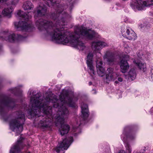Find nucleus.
<instances>
[{
    "instance_id": "e433bc0d",
    "label": "nucleus",
    "mask_w": 153,
    "mask_h": 153,
    "mask_svg": "<svg viewBox=\"0 0 153 153\" xmlns=\"http://www.w3.org/2000/svg\"><path fill=\"white\" fill-rule=\"evenodd\" d=\"M31 93L30 92V94L31 95Z\"/></svg>"
},
{
    "instance_id": "b1692460",
    "label": "nucleus",
    "mask_w": 153,
    "mask_h": 153,
    "mask_svg": "<svg viewBox=\"0 0 153 153\" xmlns=\"http://www.w3.org/2000/svg\"><path fill=\"white\" fill-rule=\"evenodd\" d=\"M130 30H133L131 29L129 27H127L126 33L127 34V35H128V34L131 33L129 32Z\"/></svg>"
},
{
    "instance_id": "c9c22d12",
    "label": "nucleus",
    "mask_w": 153,
    "mask_h": 153,
    "mask_svg": "<svg viewBox=\"0 0 153 153\" xmlns=\"http://www.w3.org/2000/svg\"><path fill=\"white\" fill-rule=\"evenodd\" d=\"M143 27V26H141V28H142V27Z\"/></svg>"
},
{
    "instance_id": "c756f323",
    "label": "nucleus",
    "mask_w": 153,
    "mask_h": 153,
    "mask_svg": "<svg viewBox=\"0 0 153 153\" xmlns=\"http://www.w3.org/2000/svg\"><path fill=\"white\" fill-rule=\"evenodd\" d=\"M7 0H0V3L2 2H3V1H6ZM1 16L0 15V18L1 17Z\"/></svg>"
},
{
    "instance_id": "4c0bfd02",
    "label": "nucleus",
    "mask_w": 153,
    "mask_h": 153,
    "mask_svg": "<svg viewBox=\"0 0 153 153\" xmlns=\"http://www.w3.org/2000/svg\"><path fill=\"white\" fill-rule=\"evenodd\" d=\"M63 153H64V152Z\"/></svg>"
},
{
    "instance_id": "412c9836",
    "label": "nucleus",
    "mask_w": 153,
    "mask_h": 153,
    "mask_svg": "<svg viewBox=\"0 0 153 153\" xmlns=\"http://www.w3.org/2000/svg\"><path fill=\"white\" fill-rule=\"evenodd\" d=\"M13 11L11 7L6 8L2 11V14L4 16H8L10 15Z\"/></svg>"
},
{
    "instance_id": "f704fd0d",
    "label": "nucleus",
    "mask_w": 153,
    "mask_h": 153,
    "mask_svg": "<svg viewBox=\"0 0 153 153\" xmlns=\"http://www.w3.org/2000/svg\"><path fill=\"white\" fill-rule=\"evenodd\" d=\"M145 28H146V26L145 27H144V29H145Z\"/></svg>"
},
{
    "instance_id": "4be33fe9",
    "label": "nucleus",
    "mask_w": 153,
    "mask_h": 153,
    "mask_svg": "<svg viewBox=\"0 0 153 153\" xmlns=\"http://www.w3.org/2000/svg\"><path fill=\"white\" fill-rule=\"evenodd\" d=\"M2 103L4 105L9 107L10 106L12 105L13 104L12 101L9 98L4 100L2 101Z\"/></svg>"
},
{
    "instance_id": "7c9ffc66",
    "label": "nucleus",
    "mask_w": 153,
    "mask_h": 153,
    "mask_svg": "<svg viewBox=\"0 0 153 153\" xmlns=\"http://www.w3.org/2000/svg\"><path fill=\"white\" fill-rule=\"evenodd\" d=\"M92 91H93V92H94L93 93H94V94H95V93H96V91L95 90L93 89V90H92Z\"/></svg>"
},
{
    "instance_id": "a878e982",
    "label": "nucleus",
    "mask_w": 153,
    "mask_h": 153,
    "mask_svg": "<svg viewBox=\"0 0 153 153\" xmlns=\"http://www.w3.org/2000/svg\"><path fill=\"white\" fill-rule=\"evenodd\" d=\"M150 76L152 80H153V69H152L151 71Z\"/></svg>"
},
{
    "instance_id": "a211bd4d",
    "label": "nucleus",
    "mask_w": 153,
    "mask_h": 153,
    "mask_svg": "<svg viewBox=\"0 0 153 153\" xmlns=\"http://www.w3.org/2000/svg\"><path fill=\"white\" fill-rule=\"evenodd\" d=\"M22 7L25 10H28L33 9L34 6L30 1H27L24 3Z\"/></svg>"
},
{
    "instance_id": "cd10ccee",
    "label": "nucleus",
    "mask_w": 153,
    "mask_h": 153,
    "mask_svg": "<svg viewBox=\"0 0 153 153\" xmlns=\"http://www.w3.org/2000/svg\"><path fill=\"white\" fill-rule=\"evenodd\" d=\"M77 126H78H78H80V125L81 124V122H80V123H79L78 122H77Z\"/></svg>"
},
{
    "instance_id": "ddd939ff",
    "label": "nucleus",
    "mask_w": 153,
    "mask_h": 153,
    "mask_svg": "<svg viewBox=\"0 0 153 153\" xmlns=\"http://www.w3.org/2000/svg\"><path fill=\"white\" fill-rule=\"evenodd\" d=\"M135 137V136H132V135L127 136L124 133L121 135V138L123 141L125 143V146L126 148V151L128 153H131V150L129 144L125 142L126 138H127L130 140H132L134 139Z\"/></svg>"
},
{
    "instance_id": "393cba45",
    "label": "nucleus",
    "mask_w": 153,
    "mask_h": 153,
    "mask_svg": "<svg viewBox=\"0 0 153 153\" xmlns=\"http://www.w3.org/2000/svg\"><path fill=\"white\" fill-rule=\"evenodd\" d=\"M149 149V147L147 146L146 147H145L142 150H141L140 152V153H143L145 151V149L147 150Z\"/></svg>"
},
{
    "instance_id": "473e14b6",
    "label": "nucleus",
    "mask_w": 153,
    "mask_h": 153,
    "mask_svg": "<svg viewBox=\"0 0 153 153\" xmlns=\"http://www.w3.org/2000/svg\"><path fill=\"white\" fill-rule=\"evenodd\" d=\"M14 1H15L16 3H17L18 1V0H14Z\"/></svg>"
},
{
    "instance_id": "423d86ee",
    "label": "nucleus",
    "mask_w": 153,
    "mask_h": 153,
    "mask_svg": "<svg viewBox=\"0 0 153 153\" xmlns=\"http://www.w3.org/2000/svg\"><path fill=\"white\" fill-rule=\"evenodd\" d=\"M73 141V138L71 137H68L63 140L59 144L58 147L55 149L57 152H59L60 150H67L69 146Z\"/></svg>"
},
{
    "instance_id": "6e6552de",
    "label": "nucleus",
    "mask_w": 153,
    "mask_h": 153,
    "mask_svg": "<svg viewBox=\"0 0 153 153\" xmlns=\"http://www.w3.org/2000/svg\"><path fill=\"white\" fill-rule=\"evenodd\" d=\"M5 35V40L6 41L13 42L17 40L19 41L23 39L24 37L21 35H17V36H15V35L13 33H10L8 32L4 33Z\"/></svg>"
},
{
    "instance_id": "dca6fc26",
    "label": "nucleus",
    "mask_w": 153,
    "mask_h": 153,
    "mask_svg": "<svg viewBox=\"0 0 153 153\" xmlns=\"http://www.w3.org/2000/svg\"><path fill=\"white\" fill-rule=\"evenodd\" d=\"M136 76V74L135 70L131 69L129 71L128 74L126 76V78L129 81H131L135 79Z\"/></svg>"
},
{
    "instance_id": "9d476101",
    "label": "nucleus",
    "mask_w": 153,
    "mask_h": 153,
    "mask_svg": "<svg viewBox=\"0 0 153 153\" xmlns=\"http://www.w3.org/2000/svg\"><path fill=\"white\" fill-rule=\"evenodd\" d=\"M96 67L98 74L100 76L102 77L105 74V69L102 66L103 64L100 58L98 57L96 61Z\"/></svg>"
},
{
    "instance_id": "39448f33",
    "label": "nucleus",
    "mask_w": 153,
    "mask_h": 153,
    "mask_svg": "<svg viewBox=\"0 0 153 153\" xmlns=\"http://www.w3.org/2000/svg\"><path fill=\"white\" fill-rule=\"evenodd\" d=\"M25 115L21 113L19 114L18 118L17 119L13 120L10 123V128L14 131L20 133L22 130L23 126L20 122H23L24 120Z\"/></svg>"
},
{
    "instance_id": "0eeeda50",
    "label": "nucleus",
    "mask_w": 153,
    "mask_h": 153,
    "mask_svg": "<svg viewBox=\"0 0 153 153\" xmlns=\"http://www.w3.org/2000/svg\"><path fill=\"white\" fill-rule=\"evenodd\" d=\"M96 53L95 51L93 53L91 52L89 53L87 56L86 63L90 71L89 72L90 75L92 77H93L95 75L94 67L92 65V60L94 55Z\"/></svg>"
},
{
    "instance_id": "4468645a",
    "label": "nucleus",
    "mask_w": 153,
    "mask_h": 153,
    "mask_svg": "<svg viewBox=\"0 0 153 153\" xmlns=\"http://www.w3.org/2000/svg\"><path fill=\"white\" fill-rule=\"evenodd\" d=\"M108 46V44L106 43L100 41L93 42L92 44V48L94 49L95 50H100Z\"/></svg>"
},
{
    "instance_id": "f257e3e1",
    "label": "nucleus",
    "mask_w": 153,
    "mask_h": 153,
    "mask_svg": "<svg viewBox=\"0 0 153 153\" xmlns=\"http://www.w3.org/2000/svg\"><path fill=\"white\" fill-rule=\"evenodd\" d=\"M56 5L57 7L56 12L52 14V18L56 22L55 25H53V23L50 21L39 18L46 14V7L45 5H40L37 7L34 18L36 25L38 29L40 31L45 30L46 35L51 36L53 40L58 43L64 45L69 43L80 51L85 50L86 47L79 40V38L91 39L96 36V33L94 31L88 29L83 26H76L74 32L73 33L65 31L63 27L65 25V19L69 15L64 10L65 8L64 6L61 4Z\"/></svg>"
},
{
    "instance_id": "bb28decb",
    "label": "nucleus",
    "mask_w": 153,
    "mask_h": 153,
    "mask_svg": "<svg viewBox=\"0 0 153 153\" xmlns=\"http://www.w3.org/2000/svg\"><path fill=\"white\" fill-rule=\"evenodd\" d=\"M118 81H119L120 82H121L123 81V79L121 77H118Z\"/></svg>"
},
{
    "instance_id": "9b49d317",
    "label": "nucleus",
    "mask_w": 153,
    "mask_h": 153,
    "mask_svg": "<svg viewBox=\"0 0 153 153\" xmlns=\"http://www.w3.org/2000/svg\"><path fill=\"white\" fill-rule=\"evenodd\" d=\"M114 68H109L107 69L106 75V79L108 81H114L117 77L116 74L114 72Z\"/></svg>"
},
{
    "instance_id": "f8f14e48",
    "label": "nucleus",
    "mask_w": 153,
    "mask_h": 153,
    "mask_svg": "<svg viewBox=\"0 0 153 153\" xmlns=\"http://www.w3.org/2000/svg\"><path fill=\"white\" fill-rule=\"evenodd\" d=\"M22 137L20 138L17 142L16 145L12 148L10 151V153H18L20 150L23 148V146L21 141L23 139Z\"/></svg>"
},
{
    "instance_id": "7ed1b4c3",
    "label": "nucleus",
    "mask_w": 153,
    "mask_h": 153,
    "mask_svg": "<svg viewBox=\"0 0 153 153\" xmlns=\"http://www.w3.org/2000/svg\"><path fill=\"white\" fill-rule=\"evenodd\" d=\"M17 16L22 17V19L25 21H19V22H15L14 25L17 29L20 28L22 30H25L26 31L30 32L33 29L32 25L28 22L29 19L31 18V16L29 14L27 15L24 13L21 10H19L17 13Z\"/></svg>"
},
{
    "instance_id": "2eb2a0df",
    "label": "nucleus",
    "mask_w": 153,
    "mask_h": 153,
    "mask_svg": "<svg viewBox=\"0 0 153 153\" xmlns=\"http://www.w3.org/2000/svg\"><path fill=\"white\" fill-rule=\"evenodd\" d=\"M82 114V118L85 120L88 116V105L86 104H83L81 105Z\"/></svg>"
},
{
    "instance_id": "5701e85b",
    "label": "nucleus",
    "mask_w": 153,
    "mask_h": 153,
    "mask_svg": "<svg viewBox=\"0 0 153 153\" xmlns=\"http://www.w3.org/2000/svg\"><path fill=\"white\" fill-rule=\"evenodd\" d=\"M116 61V59L114 56H109L107 59V62L109 64H112L114 63Z\"/></svg>"
},
{
    "instance_id": "f3484780",
    "label": "nucleus",
    "mask_w": 153,
    "mask_h": 153,
    "mask_svg": "<svg viewBox=\"0 0 153 153\" xmlns=\"http://www.w3.org/2000/svg\"><path fill=\"white\" fill-rule=\"evenodd\" d=\"M122 35L125 37H126L128 39L130 40H134L137 38L136 34L133 30H130V32L131 33L128 34V35L125 34V33L121 32Z\"/></svg>"
},
{
    "instance_id": "6ab92c4d",
    "label": "nucleus",
    "mask_w": 153,
    "mask_h": 153,
    "mask_svg": "<svg viewBox=\"0 0 153 153\" xmlns=\"http://www.w3.org/2000/svg\"><path fill=\"white\" fill-rule=\"evenodd\" d=\"M133 62L139 69L143 71H145L146 68V64L145 63L137 60H135Z\"/></svg>"
},
{
    "instance_id": "f03ea898",
    "label": "nucleus",
    "mask_w": 153,
    "mask_h": 153,
    "mask_svg": "<svg viewBox=\"0 0 153 153\" xmlns=\"http://www.w3.org/2000/svg\"><path fill=\"white\" fill-rule=\"evenodd\" d=\"M40 94L37 93L34 97H31L30 103L32 108L28 111L31 116L39 117L41 112L45 114V119L40 122L43 127L48 128L51 126L54 122L56 126L61 125L59 131L62 135L67 134L70 129L67 124H63L65 118L67 117L69 113L66 105L74 107L76 106L74 99L70 97L67 94H64V92L59 95V100L54 95L47 97L44 100L41 98Z\"/></svg>"
},
{
    "instance_id": "2f4dec72",
    "label": "nucleus",
    "mask_w": 153,
    "mask_h": 153,
    "mask_svg": "<svg viewBox=\"0 0 153 153\" xmlns=\"http://www.w3.org/2000/svg\"><path fill=\"white\" fill-rule=\"evenodd\" d=\"M115 83L116 84H117V83H118V80L117 81V80H116V81L115 82Z\"/></svg>"
},
{
    "instance_id": "aec40b11",
    "label": "nucleus",
    "mask_w": 153,
    "mask_h": 153,
    "mask_svg": "<svg viewBox=\"0 0 153 153\" xmlns=\"http://www.w3.org/2000/svg\"><path fill=\"white\" fill-rule=\"evenodd\" d=\"M143 53L142 51H140L137 52V54L138 56L143 60H147L150 58V54L149 53H146L144 54H142V56L141 54Z\"/></svg>"
},
{
    "instance_id": "c85d7f7f",
    "label": "nucleus",
    "mask_w": 153,
    "mask_h": 153,
    "mask_svg": "<svg viewBox=\"0 0 153 153\" xmlns=\"http://www.w3.org/2000/svg\"><path fill=\"white\" fill-rule=\"evenodd\" d=\"M118 153H125V151L123 150L120 151Z\"/></svg>"
},
{
    "instance_id": "20e7f679",
    "label": "nucleus",
    "mask_w": 153,
    "mask_h": 153,
    "mask_svg": "<svg viewBox=\"0 0 153 153\" xmlns=\"http://www.w3.org/2000/svg\"><path fill=\"white\" fill-rule=\"evenodd\" d=\"M153 4V0H133L131 4V7L135 10H142L145 7Z\"/></svg>"
},
{
    "instance_id": "72a5a7b5",
    "label": "nucleus",
    "mask_w": 153,
    "mask_h": 153,
    "mask_svg": "<svg viewBox=\"0 0 153 153\" xmlns=\"http://www.w3.org/2000/svg\"><path fill=\"white\" fill-rule=\"evenodd\" d=\"M91 84H92V82H89V85H91Z\"/></svg>"
},
{
    "instance_id": "1a4fd4ad",
    "label": "nucleus",
    "mask_w": 153,
    "mask_h": 153,
    "mask_svg": "<svg viewBox=\"0 0 153 153\" xmlns=\"http://www.w3.org/2000/svg\"><path fill=\"white\" fill-rule=\"evenodd\" d=\"M129 58V56L125 55L123 57L124 59H122L120 61L121 71L123 73H126L129 68V66L127 62V60Z\"/></svg>"
}]
</instances>
